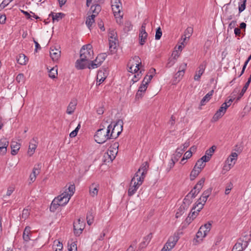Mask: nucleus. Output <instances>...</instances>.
Returning <instances> with one entry per match:
<instances>
[{
  "instance_id": "f257e3e1",
  "label": "nucleus",
  "mask_w": 251,
  "mask_h": 251,
  "mask_svg": "<svg viewBox=\"0 0 251 251\" xmlns=\"http://www.w3.org/2000/svg\"><path fill=\"white\" fill-rule=\"evenodd\" d=\"M93 54L92 46L90 44L83 46L80 50V59L75 62L76 68L78 70L86 68V63L93 58Z\"/></svg>"
},
{
  "instance_id": "f03ea898",
  "label": "nucleus",
  "mask_w": 251,
  "mask_h": 251,
  "mask_svg": "<svg viewBox=\"0 0 251 251\" xmlns=\"http://www.w3.org/2000/svg\"><path fill=\"white\" fill-rule=\"evenodd\" d=\"M111 129V126H108L106 129L104 128L98 129L94 136L95 141L99 144H102L111 139L110 137Z\"/></svg>"
},
{
  "instance_id": "7ed1b4c3",
  "label": "nucleus",
  "mask_w": 251,
  "mask_h": 251,
  "mask_svg": "<svg viewBox=\"0 0 251 251\" xmlns=\"http://www.w3.org/2000/svg\"><path fill=\"white\" fill-rule=\"evenodd\" d=\"M109 126H111L110 132V137L111 139L117 138L123 131V122L122 120H118L116 123H111Z\"/></svg>"
},
{
  "instance_id": "20e7f679",
  "label": "nucleus",
  "mask_w": 251,
  "mask_h": 251,
  "mask_svg": "<svg viewBox=\"0 0 251 251\" xmlns=\"http://www.w3.org/2000/svg\"><path fill=\"white\" fill-rule=\"evenodd\" d=\"M66 197L64 198V196H62L61 195L55 197L50 206V211L54 212L59 206H64L68 202L67 201Z\"/></svg>"
},
{
  "instance_id": "39448f33",
  "label": "nucleus",
  "mask_w": 251,
  "mask_h": 251,
  "mask_svg": "<svg viewBox=\"0 0 251 251\" xmlns=\"http://www.w3.org/2000/svg\"><path fill=\"white\" fill-rule=\"evenodd\" d=\"M86 221H74L73 227L74 234L78 236L85 227Z\"/></svg>"
},
{
  "instance_id": "423d86ee",
  "label": "nucleus",
  "mask_w": 251,
  "mask_h": 251,
  "mask_svg": "<svg viewBox=\"0 0 251 251\" xmlns=\"http://www.w3.org/2000/svg\"><path fill=\"white\" fill-rule=\"evenodd\" d=\"M146 23L144 22L142 25L139 34V43L141 46L146 43L148 37V33L146 31Z\"/></svg>"
},
{
  "instance_id": "0eeeda50",
  "label": "nucleus",
  "mask_w": 251,
  "mask_h": 251,
  "mask_svg": "<svg viewBox=\"0 0 251 251\" xmlns=\"http://www.w3.org/2000/svg\"><path fill=\"white\" fill-rule=\"evenodd\" d=\"M133 59L136 62L135 64V66L133 69L134 65H131L130 66V63H129L128 64V67L129 68L128 72L132 73H137L139 70V66L141 65V61L139 56H135Z\"/></svg>"
},
{
  "instance_id": "6e6552de",
  "label": "nucleus",
  "mask_w": 251,
  "mask_h": 251,
  "mask_svg": "<svg viewBox=\"0 0 251 251\" xmlns=\"http://www.w3.org/2000/svg\"><path fill=\"white\" fill-rule=\"evenodd\" d=\"M75 191V184H71L69 185L67 189H66L65 191L62 193L61 195L62 196H64V198L66 197L67 201L69 202L71 196H72Z\"/></svg>"
},
{
  "instance_id": "1a4fd4ad",
  "label": "nucleus",
  "mask_w": 251,
  "mask_h": 251,
  "mask_svg": "<svg viewBox=\"0 0 251 251\" xmlns=\"http://www.w3.org/2000/svg\"><path fill=\"white\" fill-rule=\"evenodd\" d=\"M238 154L236 152H232L226 162L228 164L227 168L226 170H230L235 164V161L237 159Z\"/></svg>"
},
{
  "instance_id": "9d476101",
  "label": "nucleus",
  "mask_w": 251,
  "mask_h": 251,
  "mask_svg": "<svg viewBox=\"0 0 251 251\" xmlns=\"http://www.w3.org/2000/svg\"><path fill=\"white\" fill-rule=\"evenodd\" d=\"M9 142L6 138H2L0 139V153L4 155L7 152V148Z\"/></svg>"
},
{
  "instance_id": "9b49d317",
  "label": "nucleus",
  "mask_w": 251,
  "mask_h": 251,
  "mask_svg": "<svg viewBox=\"0 0 251 251\" xmlns=\"http://www.w3.org/2000/svg\"><path fill=\"white\" fill-rule=\"evenodd\" d=\"M41 168V164L39 163L37 164L36 166L34 167L33 169L32 172L29 176V179L31 182H33L36 178V176L38 175Z\"/></svg>"
},
{
  "instance_id": "f8f14e48",
  "label": "nucleus",
  "mask_w": 251,
  "mask_h": 251,
  "mask_svg": "<svg viewBox=\"0 0 251 251\" xmlns=\"http://www.w3.org/2000/svg\"><path fill=\"white\" fill-rule=\"evenodd\" d=\"M206 65V62L205 61H203V63L201 64L199 67V71H197L196 73V75L194 76V79L195 80H199L201 75L204 73L205 67Z\"/></svg>"
},
{
  "instance_id": "ddd939ff",
  "label": "nucleus",
  "mask_w": 251,
  "mask_h": 251,
  "mask_svg": "<svg viewBox=\"0 0 251 251\" xmlns=\"http://www.w3.org/2000/svg\"><path fill=\"white\" fill-rule=\"evenodd\" d=\"M251 239V234H246L244 235H242V237H240L238 240V242L240 243L241 244H243V246L244 247H247L249 243L250 242Z\"/></svg>"
},
{
  "instance_id": "4468645a",
  "label": "nucleus",
  "mask_w": 251,
  "mask_h": 251,
  "mask_svg": "<svg viewBox=\"0 0 251 251\" xmlns=\"http://www.w3.org/2000/svg\"><path fill=\"white\" fill-rule=\"evenodd\" d=\"M50 54V56L53 61H57L60 57L61 51L55 48H51Z\"/></svg>"
},
{
  "instance_id": "2eb2a0df",
  "label": "nucleus",
  "mask_w": 251,
  "mask_h": 251,
  "mask_svg": "<svg viewBox=\"0 0 251 251\" xmlns=\"http://www.w3.org/2000/svg\"><path fill=\"white\" fill-rule=\"evenodd\" d=\"M149 163L147 162H144L138 171L135 173V176H139V174L142 173V176H145L149 168Z\"/></svg>"
},
{
  "instance_id": "dca6fc26",
  "label": "nucleus",
  "mask_w": 251,
  "mask_h": 251,
  "mask_svg": "<svg viewBox=\"0 0 251 251\" xmlns=\"http://www.w3.org/2000/svg\"><path fill=\"white\" fill-rule=\"evenodd\" d=\"M211 223L209 222L207 224L201 226L198 231L202 232L204 234V236H206L208 232L211 230Z\"/></svg>"
},
{
  "instance_id": "f3484780",
  "label": "nucleus",
  "mask_w": 251,
  "mask_h": 251,
  "mask_svg": "<svg viewBox=\"0 0 251 251\" xmlns=\"http://www.w3.org/2000/svg\"><path fill=\"white\" fill-rule=\"evenodd\" d=\"M193 32V28L191 27H188L184 31V34L182 36L181 39L183 41L181 44L184 45V43L187 38H189Z\"/></svg>"
},
{
  "instance_id": "a211bd4d",
  "label": "nucleus",
  "mask_w": 251,
  "mask_h": 251,
  "mask_svg": "<svg viewBox=\"0 0 251 251\" xmlns=\"http://www.w3.org/2000/svg\"><path fill=\"white\" fill-rule=\"evenodd\" d=\"M205 236H204V234L203 233L198 230L196 235L195 238L193 240V244L194 245H197L198 244H200V242L202 241L203 237Z\"/></svg>"
},
{
  "instance_id": "6ab92c4d",
  "label": "nucleus",
  "mask_w": 251,
  "mask_h": 251,
  "mask_svg": "<svg viewBox=\"0 0 251 251\" xmlns=\"http://www.w3.org/2000/svg\"><path fill=\"white\" fill-rule=\"evenodd\" d=\"M37 147L36 141L35 138H33L31 142L29 143L28 153L29 156H31L35 151Z\"/></svg>"
},
{
  "instance_id": "aec40b11",
  "label": "nucleus",
  "mask_w": 251,
  "mask_h": 251,
  "mask_svg": "<svg viewBox=\"0 0 251 251\" xmlns=\"http://www.w3.org/2000/svg\"><path fill=\"white\" fill-rule=\"evenodd\" d=\"M77 102L76 100H72V101L70 102L67 109L66 112L68 114H72L74 112L75 110V109L76 105Z\"/></svg>"
},
{
  "instance_id": "412c9836",
  "label": "nucleus",
  "mask_w": 251,
  "mask_h": 251,
  "mask_svg": "<svg viewBox=\"0 0 251 251\" xmlns=\"http://www.w3.org/2000/svg\"><path fill=\"white\" fill-rule=\"evenodd\" d=\"M20 144H19L17 142H12L11 144V153L13 155H15L17 154L18 151L20 148Z\"/></svg>"
},
{
  "instance_id": "4be33fe9",
  "label": "nucleus",
  "mask_w": 251,
  "mask_h": 251,
  "mask_svg": "<svg viewBox=\"0 0 251 251\" xmlns=\"http://www.w3.org/2000/svg\"><path fill=\"white\" fill-rule=\"evenodd\" d=\"M212 190V188H209L207 190H205L202 193L201 197L200 198V199H201V200H202V202H203L204 203L206 202L207 198H208V197L211 194Z\"/></svg>"
},
{
  "instance_id": "5701e85b",
  "label": "nucleus",
  "mask_w": 251,
  "mask_h": 251,
  "mask_svg": "<svg viewBox=\"0 0 251 251\" xmlns=\"http://www.w3.org/2000/svg\"><path fill=\"white\" fill-rule=\"evenodd\" d=\"M28 59L24 54H20L17 57V62L20 65H25Z\"/></svg>"
},
{
  "instance_id": "b1692460",
  "label": "nucleus",
  "mask_w": 251,
  "mask_h": 251,
  "mask_svg": "<svg viewBox=\"0 0 251 251\" xmlns=\"http://www.w3.org/2000/svg\"><path fill=\"white\" fill-rule=\"evenodd\" d=\"M30 232V227L28 226H25V228L23 234V238L24 241L25 242H28L30 240V237L29 234Z\"/></svg>"
},
{
  "instance_id": "393cba45",
  "label": "nucleus",
  "mask_w": 251,
  "mask_h": 251,
  "mask_svg": "<svg viewBox=\"0 0 251 251\" xmlns=\"http://www.w3.org/2000/svg\"><path fill=\"white\" fill-rule=\"evenodd\" d=\"M64 16L65 14L62 13H55V15H54L53 13L51 12L49 14V17H52L53 22L55 21H59L60 20L62 19Z\"/></svg>"
},
{
  "instance_id": "a878e982",
  "label": "nucleus",
  "mask_w": 251,
  "mask_h": 251,
  "mask_svg": "<svg viewBox=\"0 0 251 251\" xmlns=\"http://www.w3.org/2000/svg\"><path fill=\"white\" fill-rule=\"evenodd\" d=\"M201 172V171L200 169H198L194 166L190 175V180H194L198 176Z\"/></svg>"
},
{
  "instance_id": "bb28decb",
  "label": "nucleus",
  "mask_w": 251,
  "mask_h": 251,
  "mask_svg": "<svg viewBox=\"0 0 251 251\" xmlns=\"http://www.w3.org/2000/svg\"><path fill=\"white\" fill-rule=\"evenodd\" d=\"M111 7H112V9L113 11V13H114L115 16H116V14L117 13V14H119V16L121 18L120 19L123 18V15H120L121 10L122 8V4H119V5H117L115 6L111 5ZM120 21H121V20H120Z\"/></svg>"
},
{
  "instance_id": "cd10ccee",
  "label": "nucleus",
  "mask_w": 251,
  "mask_h": 251,
  "mask_svg": "<svg viewBox=\"0 0 251 251\" xmlns=\"http://www.w3.org/2000/svg\"><path fill=\"white\" fill-rule=\"evenodd\" d=\"M101 6L99 4H93L90 8V10L92 11L93 14L96 15V16L101 11Z\"/></svg>"
},
{
  "instance_id": "c85d7f7f",
  "label": "nucleus",
  "mask_w": 251,
  "mask_h": 251,
  "mask_svg": "<svg viewBox=\"0 0 251 251\" xmlns=\"http://www.w3.org/2000/svg\"><path fill=\"white\" fill-rule=\"evenodd\" d=\"M201 199H199L195 203V205L193 206V210L197 209L198 212H200L203 207L205 203H202Z\"/></svg>"
},
{
  "instance_id": "c756f323",
  "label": "nucleus",
  "mask_w": 251,
  "mask_h": 251,
  "mask_svg": "<svg viewBox=\"0 0 251 251\" xmlns=\"http://www.w3.org/2000/svg\"><path fill=\"white\" fill-rule=\"evenodd\" d=\"M205 181V178L202 177L201 178L196 184V185L194 187V189H196L197 192H199L201 191V189H202L204 183Z\"/></svg>"
},
{
  "instance_id": "7c9ffc66",
  "label": "nucleus",
  "mask_w": 251,
  "mask_h": 251,
  "mask_svg": "<svg viewBox=\"0 0 251 251\" xmlns=\"http://www.w3.org/2000/svg\"><path fill=\"white\" fill-rule=\"evenodd\" d=\"M86 68H88L89 69H93L99 67L100 65V64L97 63L94 60L92 61L90 60L89 61H88V63H86Z\"/></svg>"
},
{
  "instance_id": "2f4dec72",
  "label": "nucleus",
  "mask_w": 251,
  "mask_h": 251,
  "mask_svg": "<svg viewBox=\"0 0 251 251\" xmlns=\"http://www.w3.org/2000/svg\"><path fill=\"white\" fill-rule=\"evenodd\" d=\"M182 234V231H177L175 233L174 236H170L169 239H170V241L172 240V241L174 242V244H176L178 240L179 239L180 235Z\"/></svg>"
},
{
  "instance_id": "473e14b6",
  "label": "nucleus",
  "mask_w": 251,
  "mask_h": 251,
  "mask_svg": "<svg viewBox=\"0 0 251 251\" xmlns=\"http://www.w3.org/2000/svg\"><path fill=\"white\" fill-rule=\"evenodd\" d=\"M147 78V76H145L142 82V84L139 87L138 91L140 92L145 93L148 87V82H145L146 79Z\"/></svg>"
},
{
  "instance_id": "72a5a7b5",
  "label": "nucleus",
  "mask_w": 251,
  "mask_h": 251,
  "mask_svg": "<svg viewBox=\"0 0 251 251\" xmlns=\"http://www.w3.org/2000/svg\"><path fill=\"white\" fill-rule=\"evenodd\" d=\"M96 17V15L92 14L90 16L86 18V24L88 27L89 28H90V27L92 26V24L95 22V18Z\"/></svg>"
},
{
  "instance_id": "f704fd0d",
  "label": "nucleus",
  "mask_w": 251,
  "mask_h": 251,
  "mask_svg": "<svg viewBox=\"0 0 251 251\" xmlns=\"http://www.w3.org/2000/svg\"><path fill=\"white\" fill-rule=\"evenodd\" d=\"M106 56L105 53H100L97 56L94 61L101 65V63L105 59Z\"/></svg>"
},
{
  "instance_id": "c9c22d12",
  "label": "nucleus",
  "mask_w": 251,
  "mask_h": 251,
  "mask_svg": "<svg viewBox=\"0 0 251 251\" xmlns=\"http://www.w3.org/2000/svg\"><path fill=\"white\" fill-rule=\"evenodd\" d=\"M243 245L237 241L234 245L232 251H242L243 250L246 249L247 247H244Z\"/></svg>"
},
{
  "instance_id": "e433bc0d",
  "label": "nucleus",
  "mask_w": 251,
  "mask_h": 251,
  "mask_svg": "<svg viewBox=\"0 0 251 251\" xmlns=\"http://www.w3.org/2000/svg\"><path fill=\"white\" fill-rule=\"evenodd\" d=\"M179 150L180 148H177L176 151V153L174 154L172 157V158L175 160V161L177 162L183 153V152Z\"/></svg>"
},
{
  "instance_id": "4c0bfd02",
  "label": "nucleus",
  "mask_w": 251,
  "mask_h": 251,
  "mask_svg": "<svg viewBox=\"0 0 251 251\" xmlns=\"http://www.w3.org/2000/svg\"><path fill=\"white\" fill-rule=\"evenodd\" d=\"M199 212H198L197 211V209H196L195 210H193V208H192V209L191 210L190 213L188 215V216L186 218L185 220H188V218H189V220H190L191 219H192V220H194V219H195L197 217V215L199 214Z\"/></svg>"
},
{
  "instance_id": "58836bf2",
  "label": "nucleus",
  "mask_w": 251,
  "mask_h": 251,
  "mask_svg": "<svg viewBox=\"0 0 251 251\" xmlns=\"http://www.w3.org/2000/svg\"><path fill=\"white\" fill-rule=\"evenodd\" d=\"M111 147H110V149H108L107 152V156L110 159L111 161H112L115 158V155L117 154L118 151H114L113 150H111Z\"/></svg>"
},
{
  "instance_id": "ea45409f",
  "label": "nucleus",
  "mask_w": 251,
  "mask_h": 251,
  "mask_svg": "<svg viewBox=\"0 0 251 251\" xmlns=\"http://www.w3.org/2000/svg\"><path fill=\"white\" fill-rule=\"evenodd\" d=\"M185 206L183 205H181L180 207L178 208L176 214V218H180L181 216H182L185 213Z\"/></svg>"
},
{
  "instance_id": "a19ab883",
  "label": "nucleus",
  "mask_w": 251,
  "mask_h": 251,
  "mask_svg": "<svg viewBox=\"0 0 251 251\" xmlns=\"http://www.w3.org/2000/svg\"><path fill=\"white\" fill-rule=\"evenodd\" d=\"M89 192L90 195L93 197H94L98 194V189L94 184H92L90 186Z\"/></svg>"
},
{
  "instance_id": "79ce46f5",
  "label": "nucleus",
  "mask_w": 251,
  "mask_h": 251,
  "mask_svg": "<svg viewBox=\"0 0 251 251\" xmlns=\"http://www.w3.org/2000/svg\"><path fill=\"white\" fill-rule=\"evenodd\" d=\"M132 29V25L131 22L127 21L125 23L124 30L125 32H127Z\"/></svg>"
},
{
  "instance_id": "37998d69",
  "label": "nucleus",
  "mask_w": 251,
  "mask_h": 251,
  "mask_svg": "<svg viewBox=\"0 0 251 251\" xmlns=\"http://www.w3.org/2000/svg\"><path fill=\"white\" fill-rule=\"evenodd\" d=\"M138 188L136 185H130L129 188L128 190V195L129 196H132L136 192Z\"/></svg>"
},
{
  "instance_id": "c03bdc74",
  "label": "nucleus",
  "mask_w": 251,
  "mask_h": 251,
  "mask_svg": "<svg viewBox=\"0 0 251 251\" xmlns=\"http://www.w3.org/2000/svg\"><path fill=\"white\" fill-rule=\"evenodd\" d=\"M229 105H227L226 102H224L222 104L217 111L219 112V113H221L222 114L224 115Z\"/></svg>"
},
{
  "instance_id": "a18cd8bd",
  "label": "nucleus",
  "mask_w": 251,
  "mask_h": 251,
  "mask_svg": "<svg viewBox=\"0 0 251 251\" xmlns=\"http://www.w3.org/2000/svg\"><path fill=\"white\" fill-rule=\"evenodd\" d=\"M57 75V70L55 68H51L49 71V76L50 77L53 79L55 78Z\"/></svg>"
},
{
  "instance_id": "49530a36",
  "label": "nucleus",
  "mask_w": 251,
  "mask_h": 251,
  "mask_svg": "<svg viewBox=\"0 0 251 251\" xmlns=\"http://www.w3.org/2000/svg\"><path fill=\"white\" fill-rule=\"evenodd\" d=\"M118 43V39H110L109 40V49L111 50L112 48L115 49L117 47V44Z\"/></svg>"
},
{
  "instance_id": "de8ad7c7",
  "label": "nucleus",
  "mask_w": 251,
  "mask_h": 251,
  "mask_svg": "<svg viewBox=\"0 0 251 251\" xmlns=\"http://www.w3.org/2000/svg\"><path fill=\"white\" fill-rule=\"evenodd\" d=\"M216 149V147L215 146H212L205 151V155L208 156H210V158H211Z\"/></svg>"
},
{
  "instance_id": "09e8293b",
  "label": "nucleus",
  "mask_w": 251,
  "mask_h": 251,
  "mask_svg": "<svg viewBox=\"0 0 251 251\" xmlns=\"http://www.w3.org/2000/svg\"><path fill=\"white\" fill-rule=\"evenodd\" d=\"M205 166V164L202 162V161L198 160L196 162L195 167L198 168V169H200L201 171L202 169L204 168Z\"/></svg>"
},
{
  "instance_id": "8fccbe9b",
  "label": "nucleus",
  "mask_w": 251,
  "mask_h": 251,
  "mask_svg": "<svg viewBox=\"0 0 251 251\" xmlns=\"http://www.w3.org/2000/svg\"><path fill=\"white\" fill-rule=\"evenodd\" d=\"M191 223V222L190 221L188 222V221L183 222L180 225V226H179L178 229H177V231H182V230L185 229L187 226H188L189 225H190Z\"/></svg>"
},
{
  "instance_id": "3c124183",
  "label": "nucleus",
  "mask_w": 251,
  "mask_h": 251,
  "mask_svg": "<svg viewBox=\"0 0 251 251\" xmlns=\"http://www.w3.org/2000/svg\"><path fill=\"white\" fill-rule=\"evenodd\" d=\"M16 80L18 83H23L25 80L24 75L23 74H19L17 76Z\"/></svg>"
},
{
  "instance_id": "603ef678",
  "label": "nucleus",
  "mask_w": 251,
  "mask_h": 251,
  "mask_svg": "<svg viewBox=\"0 0 251 251\" xmlns=\"http://www.w3.org/2000/svg\"><path fill=\"white\" fill-rule=\"evenodd\" d=\"M109 40L110 39H118L117 35L116 32L114 30H112L109 31Z\"/></svg>"
},
{
  "instance_id": "864d4df0",
  "label": "nucleus",
  "mask_w": 251,
  "mask_h": 251,
  "mask_svg": "<svg viewBox=\"0 0 251 251\" xmlns=\"http://www.w3.org/2000/svg\"><path fill=\"white\" fill-rule=\"evenodd\" d=\"M68 251H77V245L75 242L72 243L68 246Z\"/></svg>"
},
{
  "instance_id": "5fc2aeb1",
  "label": "nucleus",
  "mask_w": 251,
  "mask_h": 251,
  "mask_svg": "<svg viewBox=\"0 0 251 251\" xmlns=\"http://www.w3.org/2000/svg\"><path fill=\"white\" fill-rule=\"evenodd\" d=\"M176 244H174V242L172 241V240L170 241V239H169L168 242L165 243L163 247H167V249L168 248V247H170V250H171L172 248H174V247Z\"/></svg>"
},
{
  "instance_id": "6e6d98bb",
  "label": "nucleus",
  "mask_w": 251,
  "mask_h": 251,
  "mask_svg": "<svg viewBox=\"0 0 251 251\" xmlns=\"http://www.w3.org/2000/svg\"><path fill=\"white\" fill-rule=\"evenodd\" d=\"M145 176H142V173L139 174V176L135 177V179L137 181V184H138V185H141L144 179Z\"/></svg>"
},
{
  "instance_id": "4d7b16f0",
  "label": "nucleus",
  "mask_w": 251,
  "mask_h": 251,
  "mask_svg": "<svg viewBox=\"0 0 251 251\" xmlns=\"http://www.w3.org/2000/svg\"><path fill=\"white\" fill-rule=\"evenodd\" d=\"M162 34V33L161 28L160 27H159L156 29L155 35V39L157 40H159L161 38Z\"/></svg>"
},
{
  "instance_id": "13d9d810",
  "label": "nucleus",
  "mask_w": 251,
  "mask_h": 251,
  "mask_svg": "<svg viewBox=\"0 0 251 251\" xmlns=\"http://www.w3.org/2000/svg\"><path fill=\"white\" fill-rule=\"evenodd\" d=\"M192 199L189 195L187 194L183 200V203L188 205H189L192 202Z\"/></svg>"
},
{
  "instance_id": "bf43d9fd",
  "label": "nucleus",
  "mask_w": 251,
  "mask_h": 251,
  "mask_svg": "<svg viewBox=\"0 0 251 251\" xmlns=\"http://www.w3.org/2000/svg\"><path fill=\"white\" fill-rule=\"evenodd\" d=\"M176 57L175 58H170L168 59V62L166 65V67L170 68L171 67H172L176 63Z\"/></svg>"
},
{
  "instance_id": "052dcab7",
  "label": "nucleus",
  "mask_w": 251,
  "mask_h": 251,
  "mask_svg": "<svg viewBox=\"0 0 251 251\" xmlns=\"http://www.w3.org/2000/svg\"><path fill=\"white\" fill-rule=\"evenodd\" d=\"M176 161H175L172 158L171 159L170 161L168 164V167L166 169V171L167 172H170L172 168H173L176 163Z\"/></svg>"
},
{
  "instance_id": "680f3d73",
  "label": "nucleus",
  "mask_w": 251,
  "mask_h": 251,
  "mask_svg": "<svg viewBox=\"0 0 251 251\" xmlns=\"http://www.w3.org/2000/svg\"><path fill=\"white\" fill-rule=\"evenodd\" d=\"M94 212L92 210L89 211L86 215V220H94Z\"/></svg>"
},
{
  "instance_id": "e2e57ef3",
  "label": "nucleus",
  "mask_w": 251,
  "mask_h": 251,
  "mask_svg": "<svg viewBox=\"0 0 251 251\" xmlns=\"http://www.w3.org/2000/svg\"><path fill=\"white\" fill-rule=\"evenodd\" d=\"M199 193V192H197L196 189H194V187L188 194L189 195L191 199H193L195 198Z\"/></svg>"
},
{
  "instance_id": "0e129e2a",
  "label": "nucleus",
  "mask_w": 251,
  "mask_h": 251,
  "mask_svg": "<svg viewBox=\"0 0 251 251\" xmlns=\"http://www.w3.org/2000/svg\"><path fill=\"white\" fill-rule=\"evenodd\" d=\"M190 145V142L189 141H186L181 147H180L179 148H180V150L181 151L183 152Z\"/></svg>"
},
{
  "instance_id": "69168bd1",
  "label": "nucleus",
  "mask_w": 251,
  "mask_h": 251,
  "mask_svg": "<svg viewBox=\"0 0 251 251\" xmlns=\"http://www.w3.org/2000/svg\"><path fill=\"white\" fill-rule=\"evenodd\" d=\"M211 98L209 97L207 94H206L201 100V105H203L205 104V102H208L210 100Z\"/></svg>"
},
{
  "instance_id": "338daca9",
  "label": "nucleus",
  "mask_w": 251,
  "mask_h": 251,
  "mask_svg": "<svg viewBox=\"0 0 251 251\" xmlns=\"http://www.w3.org/2000/svg\"><path fill=\"white\" fill-rule=\"evenodd\" d=\"M29 215V212L28 211V210L26 209H24L23 211L22 218L23 219H25V220H26V219L28 218Z\"/></svg>"
},
{
  "instance_id": "774afa93",
  "label": "nucleus",
  "mask_w": 251,
  "mask_h": 251,
  "mask_svg": "<svg viewBox=\"0 0 251 251\" xmlns=\"http://www.w3.org/2000/svg\"><path fill=\"white\" fill-rule=\"evenodd\" d=\"M224 115L221 113H219V112L217 111L216 113L214 115L213 117V120L214 121H217L219 118L222 117Z\"/></svg>"
}]
</instances>
